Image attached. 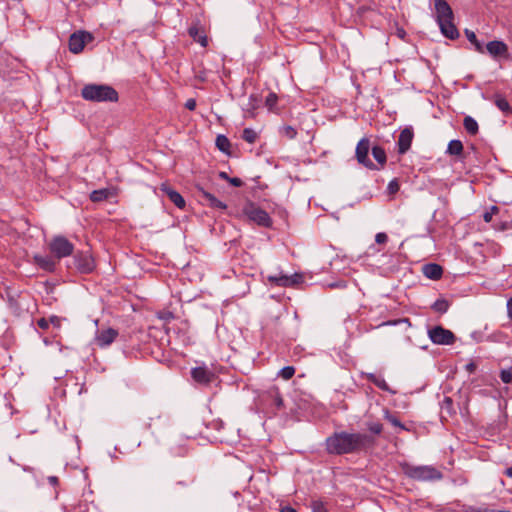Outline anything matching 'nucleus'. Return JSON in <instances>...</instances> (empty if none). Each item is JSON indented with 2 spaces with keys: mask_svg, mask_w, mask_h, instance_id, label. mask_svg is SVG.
I'll return each mask as SVG.
<instances>
[{
  "mask_svg": "<svg viewBox=\"0 0 512 512\" xmlns=\"http://www.w3.org/2000/svg\"><path fill=\"white\" fill-rule=\"evenodd\" d=\"M373 444V438L367 434L335 432L326 439V450L330 454L343 455L360 451Z\"/></svg>",
  "mask_w": 512,
  "mask_h": 512,
  "instance_id": "f257e3e1",
  "label": "nucleus"
},
{
  "mask_svg": "<svg viewBox=\"0 0 512 512\" xmlns=\"http://www.w3.org/2000/svg\"><path fill=\"white\" fill-rule=\"evenodd\" d=\"M83 99L92 102H116L117 91L106 84H87L81 90Z\"/></svg>",
  "mask_w": 512,
  "mask_h": 512,
  "instance_id": "f03ea898",
  "label": "nucleus"
},
{
  "mask_svg": "<svg viewBox=\"0 0 512 512\" xmlns=\"http://www.w3.org/2000/svg\"><path fill=\"white\" fill-rule=\"evenodd\" d=\"M402 470L407 477L417 481H437L443 478L442 472L431 465L404 464Z\"/></svg>",
  "mask_w": 512,
  "mask_h": 512,
  "instance_id": "7ed1b4c3",
  "label": "nucleus"
},
{
  "mask_svg": "<svg viewBox=\"0 0 512 512\" xmlns=\"http://www.w3.org/2000/svg\"><path fill=\"white\" fill-rule=\"evenodd\" d=\"M242 211L244 216L259 226L270 227L272 225V219L269 214L252 202H248Z\"/></svg>",
  "mask_w": 512,
  "mask_h": 512,
  "instance_id": "20e7f679",
  "label": "nucleus"
},
{
  "mask_svg": "<svg viewBox=\"0 0 512 512\" xmlns=\"http://www.w3.org/2000/svg\"><path fill=\"white\" fill-rule=\"evenodd\" d=\"M49 250L56 259H62L72 255L74 245L64 236L58 235L49 243Z\"/></svg>",
  "mask_w": 512,
  "mask_h": 512,
  "instance_id": "39448f33",
  "label": "nucleus"
},
{
  "mask_svg": "<svg viewBox=\"0 0 512 512\" xmlns=\"http://www.w3.org/2000/svg\"><path fill=\"white\" fill-rule=\"evenodd\" d=\"M369 150L370 140L364 137L357 143L355 150L356 159L359 164L370 170H379V167L368 158Z\"/></svg>",
  "mask_w": 512,
  "mask_h": 512,
  "instance_id": "423d86ee",
  "label": "nucleus"
},
{
  "mask_svg": "<svg viewBox=\"0 0 512 512\" xmlns=\"http://www.w3.org/2000/svg\"><path fill=\"white\" fill-rule=\"evenodd\" d=\"M428 336L430 340L437 345H451L455 341L453 332L442 326H435L429 329Z\"/></svg>",
  "mask_w": 512,
  "mask_h": 512,
  "instance_id": "0eeeda50",
  "label": "nucleus"
},
{
  "mask_svg": "<svg viewBox=\"0 0 512 512\" xmlns=\"http://www.w3.org/2000/svg\"><path fill=\"white\" fill-rule=\"evenodd\" d=\"M93 40V35L87 31H78L69 37V50L73 54H79L83 51L85 45Z\"/></svg>",
  "mask_w": 512,
  "mask_h": 512,
  "instance_id": "6e6552de",
  "label": "nucleus"
},
{
  "mask_svg": "<svg viewBox=\"0 0 512 512\" xmlns=\"http://www.w3.org/2000/svg\"><path fill=\"white\" fill-rule=\"evenodd\" d=\"M73 260H74V265H75L76 269L80 273H84V274L90 273L93 271V269L95 267L94 260L88 251L77 252L73 257Z\"/></svg>",
  "mask_w": 512,
  "mask_h": 512,
  "instance_id": "1a4fd4ad",
  "label": "nucleus"
},
{
  "mask_svg": "<svg viewBox=\"0 0 512 512\" xmlns=\"http://www.w3.org/2000/svg\"><path fill=\"white\" fill-rule=\"evenodd\" d=\"M303 280V276L301 274L295 273L293 275H285L283 273H279L278 275H270L268 276V281L281 287H293Z\"/></svg>",
  "mask_w": 512,
  "mask_h": 512,
  "instance_id": "9d476101",
  "label": "nucleus"
},
{
  "mask_svg": "<svg viewBox=\"0 0 512 512\" xmlns=\"http://www.w3.org/2000/svg\"><path fill=\"white\" fill-rule=\"evenodd\" d=\"M117 336H118V331L116 329L107 328V329H103V330H100L97 332L95 341L99 347L105 348V347L111 345L114 342V340L117 338Z\"/></svg>",
  "mask_w": 512,
  "mask_h": 512,
  "instance_id": "9b49d317",
  "label": "nucleus"
},
{
  "mask_svg": "<svg viewBox=\"0 0 512 512\" xmlns=\"http://www.w3.org/2000/svg\"><path fill=\"white\" fill-rule=\"evenodd\" d=\"M160 190L169 198V200L179 209H184L186 206L183 196L170 187L168 184L163 183Z\"/></svg>",
  "mask_w": 512,
  "mask_h": 512,
  "instance_id": "f8f14e48",
  "label": "nucleus"
},
{
  "mask_svg": "<svg viewBox=\"0 0 512 512\" xmlns=\"http://www.w3.org/2000/svg\"><path fill=\"white\" fill-rule=\"evenodd\" d=\"M435 11L437 22L454 19L453 11L445 0H435Z\"/></svg>",
  "mask_w": 512,
  "mask_h": 512,
  "instance_id": "ddd939ff",
  "label": "nucleus"
},
{
  "mask_svg": "<svg viewBox=\"0 0 512 512\" xmlns=\"http://www.w3.org/2000/svg\"><path fill=\"white\" fill-rule=\"evenodd\" d=\"M413 136V131L409 128H405L400 132L397 143L399 154H405L410 149Z\"/></svg>",
  "mask_w": 512,
  "mask_h": 512,
  "instance_id": "4468645a",
  "label": "nucleus"
},
{
  "mask_svg": "<svg viewBox=\"0 0 512 512\" xmlns=\"http://www.w3.org/2000/svg\"><path fill=\"white\" fill-rule=\"evenodd\" d=\"M487 52L492 57L507 56L508 46L503 41L493 40L486 45Z\"/></svg>",
  "mask_w": 512,
  "mask_h": 512,
  "instance_id": "2eb2a0df",
  "label": "nucleus"
},
{
  "mask_svg": "<svg viewBox=\"0 0 512 512\" xmlns=\"http://www.w3.org/2000/svg\"><path fill=\"white\" fill-rule=\"evenodd\" d=\"M192 378L201 384H208L210 383L213 378L214 374L208 370L206 367H195L191 371Z\"/></svg>",
  "mask_w": 512,
  "mask_h": 512,
  "instance_id": "dca6fc26",
  "label": "nucleus"
},
{
  "mask_svg": "<svg viewBox=\"0 0 512 512\" xmlns=\"http://www.w3.org/2000/svg\"><path fill=\"white\" fill-rule=\"evenodd\" d=\"M440 28L441 33L451 39L454 40L459 37V32L456 26L453 23V19H448L444 21L437 22Z\"/></svg>",
  "mask_w": 512,
  "mask_h": 512,
  "instance_id": "f3484780",
  "label": "nucleus"
},
{
  "mask_svg": "<svg viewBox=\"0 0 512 512\" xmlns=\"http://www.w3.org/2000/svg\"><path fill=\"white\" fill-rule=\"evenodd\" d=\"M425 277L431 280H438L442 277L443 268L436 263L425 264L422 268Z\"/></svg>",
  "mask_w": 512,
  "mask_h": 512,
  "instance_id": "a211bd4d",
  "label": "nucleus"
},
{
  "mask_svg": "<svg viewBox=\"0 0 512 512\" xmlns=\"http://www.w3.org/2000/svg\"><path fill=\"white\" fill-rule=\"evenodd\" d=\"M34 262L47 272H53L56 268V261L51 256L35 255Z\"/></svg>",
  "mask_w": 512,
  "mask_h": 512,
  "instance_id": "6ab92c4d",
  "label": "nucleus"
},
{
  "mask_svg": "<svg viewBox=\"0 0 512 512\" xmlns=\"http://www.w3.org/2000/svg\"><path fill=\"white\" fill-rule=\"evenodd\" d=\"M365 378L373 383L375 386H377L379 389H381L382 391H385V392H389L391 394H395L396 391L392 390L389 385L387 384V382L385 381V379L380 376V375H376L374 373H366L365 374Z\"/></svg>",
  "mask_w": 512,
  "mask_h": 512,
  "instance_id": "aec40b11",
  "label": "nucleus"
},
{
  "mask_svg": "<svg viewBox=\"0 0 512 512\" xmlns=\"http://www.w3.org/2000/svg\"><path fill=\"white\" fill-rule=\"evenodd\" d=\"M199 192L202 195V198L207 202V204L215 209L225 210L227 205L221 200L217 199L213 194L205 191L203 188H198Z\"/></svg>",
  "mask_w": 512,
  "mask_h": 512,
  "instance_id": "412c9836",
  "label": "nucleus"
},
{
  "mask_svg": "<svg viewBox=\"0 0 512 512\" xmlns=\"http://www.w3.org/2000/svg\"><path fill=\"white\" fill-rule=\"evenodd\" d=\"M1 297L8 302L11 309L14 311L19 309L17 301L18 293L16 291H12L10 288H6L4 293H1Z\"/></svg>",
  "mask_w": 512,
  "mask_h": 512,
  "instance_id": "4be33fe9",
  "label": "nucleus"
},
{
  "mask_svg": "<svg viewBox=\"0 0 512 512\" xmlns=\"http://www.w3.org/2000/svg\"><path fill=\"white\" fill-rule=\"evenodd\" d=\"M463 126L466 130V132L470 135H476L478 133V130H479V126H478V123L477 121L471 117V116H466L463 120Z\"/></svg>",
  "mask_w": 512,
  "mask_h": 512,
  "instance_id": "5701e85b",
  "label": "nucleus"
},
{
  "mask_svg": "<svg viewBox=\"0 0 512 512\" xmlns=\"http://www.w3.org/2000/svg\"><path fill=\"white\" fill-rule=\"evenodd\" d=\"M372 155L380 167H383L386 164V152L381 146L372 147Z\"/></svg>",
  "mask_w": 512,
  "mask_h": 512,
  "instance_id": "b1692460",
  "label": "nucleus"
},
{
  "mask_svg": "<svg viewBox=\"0 0 512 512\" xmlns=\"http://www.w3.org/2000/svg\"><path fill=\"white\" fill-rule=\"evenodd\" d=\"M465 35H466L468 41L474 46V48H475V50L477 52H479V53H483L484 52L483 43H481L477 39L476 34L473 31L466 29L465 30Z\"/></svg>",
  "mask_w": 512,
  "mask_h": 512,
  "instance_id": "393cba45",
  "label": "nucleus"
},
{
  "mask_svg": "<svg viewBox=\"0 0 512 512\" xmlns=\"http://www.w3.org/2000/svg\"><path fill=\"white\" fill-rule=\"evenodd\" d=\"M450 155L459 156L463 152V144L460 140H451L448 144L447 151Z\"/></svg>",
  "mask_w": 512,
  "mask_h": 512,
  "instance_id": "a878e982",
  "label": "nucleus"
},
{
  "mask_svg": "<svg viewBox=\"0 0 512 512\" xmlns=\"http://www.w3.org/2000/svg\"><path fill=\"white\" fill-rule=\"evenodd\" d=\"M494 103L496 107L503 113L508 114L511 112L510 104L503 96L499 94L495 95Z\"/></svg>",
  "mask_w": 512,
  "mask_h": 512,
  "instance_id": "bb28decb",
  "label": "nucleus"
},
{
  "mask_svg": "<svg viewBox=\"0 0 512 512\" xmlns=\"http://www.w3.org/2000/svg\"><path fill=\"white\" fill-rule=\"evenodd\" d=\"M449 307H450L449 301L444 298L437 299L432 305V309L435 312H438L441 314L446 313L448 311Z\"/></svg>",
  "mask_w": 512,
  "mask_h": 512,
  "instance_id": "cd10ccee",
  "label": "nucleus"
},
{
  "mask_svg": "<svg viewBox=\"0 0 512 512\" xmlns=\"http://www.w3.org/2000/svg\"><path fill=\"white\" fill-rule=\"evenodd\" d=\"M268 396L275 406L279 409L283 406V399L278 388H272L268 391Z\"/></svg>",
  "mask_w": 512,
  "mask_h": 512,
  "instance_id": "c85d7f7f",
  "label": "nucleus"
},
{
  "mask_svg": "<svg viewBox=\"0 0 512 512\" xmlns=\"http://www.w3.org/2000/svg\"><path fill=\"white\" fill-rule=\"evenodd\" d=\"M230 141L229 139L224 136V135H218L217 138H216V147L224 152V153H228L229 149H230Z\"/></svg>",
  "mask_w": 512,
  "mask_h": 512,
  "instance_id": "c756f323",
  "label": "nucleus"
},
{
  "mask_svg": "<svg viewBox=\"0 0 512 512\" xmlns=\"http://www.w3.org/2000/svg\"><path fill=\"white\" fill-rule=\"evenodd\" d=\"M189 35L197 42L201 44V46L206 47L208 44L207 37L199 34V30L196 27L189 28Z\"/></svg>",
  "mask_w": 512,
  "mask_h": 512,
  "instance_id": "7c9ffc66",
  "label": "nucleus"
},
{
  "mask_svg": "<svg viewBox=\"0 0 512 512\" xmlns=\"http://www.w3.org/2000/svg\"><path fill=\"white\" fill-rule=\"evenodd\" d=\"M258 135L252 128H245L242 133V139L250 144L254 143Z\"/></svg>",
  "mask_w": 512,
  "mask_h": 512,
  "instance_id": "2f4dec72",
  "label": "nucleus"
},
{
  "mask_svg": "<svg viewBox=\"0 0 512 512\" xmlns=\"http://www.w3.org/2000/svg\"><path fill=\"white\" fill-rule=\"evenodd\" d=\"M312 512H329L322 500H312L310 504Z\"/></svg>",
  "mask_w": 512,
  "mask_h": 512,
  "instance_id": "473e14b6",
  "label": "nucleus"
},
{
  "mask_svg": "<svg viewBox=\"0 0 512 512\" xmlns=\"http://www.w3.org/2000/svg\"><path fill=\"white\" fill-rule=\"evenodd\" d=\"M280 133L282 136L288 139H294L297 136V131L294 127L290 125H285L280 129Z\"/></svg>",
  "mask_w": 512,
  "mask_h": 512,
  "instance_id": "72a5a7b5",
  "label": "nucleus"
},
{
  "mask_svg": "<svg viewBox=\"0 0 512 512\" xmlns=\"http://www.w3.org/2000/svg\"><path fill=\"white\" fill-rule=\"evenodd\" d=\"M295 374V368L293 366H285L279 372L278 376L283 378L284 380L291 379Z\"/></svg>",
  "mask_w": 512,
  "mask_h": 512,
  "instance_id": "f704fd0d",
  "label": "nucleus"
},
{
  "mask_svg": "<svg viewBox=\"0 0 512 512\" xmlns=\"http://www.w3.org/2000/svg\"><path fill=\"white\" fill-rule=\"evenodd\" d=\"M187 448L184 445H174L170 448V452L175 457H183L187 454Z\"/></svg>",
  "mask_w": 512,
  "mask_h": 512,
  "instance_id": "c9c22d12",
  "label": "nucleus"
},
{
  "mask_svg": "<svg viewBox=\"0 0 512 512\" xmlns=\"http://www.w3.org/2000/svg\"><path fill=\"white\" fill-rule=\"evenodd\" d=\"M399 189H400V184H399L398 180L395 178L388 183L387 194L389 196H394L399 191Z\"/></svg>",
  "mask_w": 512,
  "mask_h": 512,
  "instance_id": "e433bc0d",
  "label": "nucleus"
},
{
  "mask_svg": "<svg viewBox=\"0 0 512 512\" xmlns=\"http://www.w3.org/2000/svg\"><path fill=\"white\" fill-rule=\"evenodd\" d=\"M107 191L106 190H95L91 193L90 199L93 202H100L107 198Z\"/></svg>",
  "mask_w": 512,
  "mask_h": 512,
  "instance_id": "4c0bfd02",
  "label": "nucleus"
},
{
  "mask_svg": "<svg viewBox=\"0 0 512 512\" xmlns=\"http://www.w3.org/2000/svg\"><path fill=\"white\" fill-rule=\"evenodd\" d=\"M277 100L278 96L275 93L271 92L266 97L265 104L270 110H272L275 107Z\"/></svg>",
  "mask_w": 512,
  "mask_h": 512,
  "instance_id": "58836bf2",
  "label": "nucleus"
},
{
  "mask_svg": "<svg viewBox=\"0 0 512 512\" xmlns=\"http://www.w3.org/2000/svg\"><path fill=\"white\" fill-rule=\"evenodd\" d=\"M499 212V208L497 206H491L489 211H486L483 214V220L486 223H489L492 221L493 215L497 214Z\"/></svg>",
  "mask_w": 512,
  "mask_h": 512,
  "instance_id": "ea45409f",
  "label": "nucleus"
},
{
  "mask_svg": "<svg viewBox=\"0 0 512 512\" xmlns=\"http://www.w3.org/2000/svg\"><path fill=\"white\" fill-rule=\"evenodd\" d=\"M500 379L503 383L509 384L512 382V371L511 370H501Z\"/></svg>",
  "mask_w": 512,
  "mask_h": 512,
  "instance_id": "a19ab883",
  "label": "nucleus"
},
{
  "mask_svg": "<svg viewBox=\"0 0 512 512\" xmlns=\"http://www.w3.org/2000/svg\"><path fill=\"white\" fill-rule=\"evenodd\" d=\"M368 429H369L370 432L378 435V434H380L382 432L383 426L379 422H372V423L368 424Z\"/></svg>",
  "mask_w": 512,
  "mask_h": 512,
  "instance_id": "79ce46f5",
  "label": "nucleus"
},
{
  "mask_svg": "<svg viewBox=\"0 0 512 512\" xmlns=\"http://www.w3.org/2000/svg\"><path fill=\"white\" fill-rule=\"evenodd\" d=\"M386 419H387V420H388V421H389L393 426H395V427H399V428H401V429H404V425L400 422V420H399L397 417H395V416H393V415L389 414L388 412H386Z\"/></svg>",
  "mask_w": 512,
  "mask_h": 512,
  "instance_id": "37998d69",
  "label": "nucleus"
},
{
  "mask_svg": "<svg viewBox=\"0 0 512 512\" xmlns=\"http://www.w3.org/2000/svg\"><path fill=\"white\" fill-rule=\"evenodd\" d=\"M49 325H53L56 328H60L62 319L56 315H52L48 318Z\"/></svg>",
  "mask_w": 512,
  "mask_h": 512,
  "instance_id": "c03bdc74",
  "label": "nucleus"
},
{
  "mask_svg": "<svg viewBox=\"0 0 512 512\" xmlns=\"http://www.w3.org/2000/svg\"><path fill=\"white\" fill-rule=\"evenodd\" d=\"M387 240H388V236L384 232H379L375 236V242L378 244H384L387 242Z\"/></svg>",
  "mask_w": 512,
  "mask_h": 512,
  "instance_id": "a18cd8bd",
  "label": "nucleus"
},
{
  "mask_svg": "<svg viewBox=\"0 0 512 512\" xmlns=\"http://www.w3.org/2000/svg\"><path fill=\"white\" fill-rule=\"evenodd\" d=\"M511 228H512V221L511 222H507V221L500 222L496 227V229L500 230V231H505V230H508Z\"/></svg>",
  "mask_w": 512,
  "mask_h": 512,
  "instance_id": "49530a36",
  "label": "nucleus"
},
{
  "mask_svg": "<svg viewBox=\"0 0 512 512\" xmlns=\"http://www.w3.org/2000/svg\"><path fill=\"white\" fill-rule=\"evenodd\" d=\"M37 325L39 328H41L42 330H47L49 328V322H48V319L47 318H40L38 321H37Z\"/></svg>",
  "mask_w": 512,
  "mask_h": 512,
  "instance_id": "de8ad7c7",
  "label": "nucleus"
},
{
  "mask_svg": "<svg viewBox=\"0 0 512 512\" xmlns=\"http://www.w3.org/2000/svg\"><path fill=\"white\" fill-rule=\"evenodd\" d=\"M228 182L234 187H241L243 185V181L238 177H230Z\"/></svg>",
  "mask_w": 512,
  "mask_h": 512,
  "instance_id": "09e8293b",
  "label": "nucleus"
},
{
  "mask_svg": "<svg viewBox=\"0 0 512 512\" xmlns=\"http://www.w3.org/2000/svg\"><path fill=\"white\" fill-rule=\"evenodd\" d=\"M477 369V365L475 362L471 361L469 362L468 364L465 365V370L468 372V373H474Z\"/></svg>",
  "mask_w": 512,
  "mask_h": 512,
  "instance_id": "8fccbe9b",
  "label": "nucleus"
},
{
  "mask_svg": "<svg viewBox=\"0 0 512 512\" xmlns=\"http://www.w3.org/2000/svg\"><path fill=\"white\" fill-rule=\"evenodd\" d=\"M185 107L188 109V110H194L196 108V101L195 99L193 98H190L186 101L185 103Z\"/></svg>",
  "mask_w": 512,
  "mask_h": 512,
  "instance_id": "3c124183",
  "label": "nucleus"
},
{
  "mask_svg": "<svg viewBox=\"0 0 512 512\" xmlns=\"http://www.w3.org/2000/svg\"><path fill=\"white\" fill-rule=\"evenodd\" d=\"M280 512H297V511H296V509H294L291 506H285V507L281 508Z\"/></svg>",
  "mask_w": 512,
  "mask_h": 512,
  "instance_id": "603ef678",
  "label": "nucleus"
},
{
  "mask_svg": "<svg viewBox=\"0 0 512 512\" xmlns=\"http://www.w3.org/2000/svg\"><path fill=\"white\" fill-rule=\"evenodd\" d=\"M508 315L512 318V298L507 302Z\"/></svg>",
  "mask_w": 512,
  "mask_h": 512,
  "instance_id": "864d4df0",
  "label": "nucleus"
},
{
  "mask_svg": "<svg viewBox=\"0 0 512 512\" xmlns=\"http://www.w3.org/2000/svg\"><path fill=\"white\" fill-rule=\"evenodd\" d=\"M218 176H219V178H221V179H223V180H226V181H228V180H229V178H230V177L228 176V174H227L226 172H224V171H220V172H219V174H218Z\"/></svg>",
  "mask_w": 512,
  "mask_h": 512,
  "instance_id": "5fc2aeb1",
  "label": "nucleus"
},
{
  "mask_svg": "<svg viewBox=\"0 0 512 512\" xmlns=\"http://www.w3.org/2000/svg\"><path fill=\"white\" fill-rule=\"evenodd\" d=\"M48 481H49L50 484L56 485L58 483V478L56 476H50L48 478Z\"/></svg>",
  "mask_w": 512,
  "mask_h": 512,
  "instance_id": "6e6d98bb",
  "label": "nucleus"
},
{
  "mask_svg": "<svg viewBox=\"0 0 512 512\" xmlns=\"http://www.w3.org/2000/svg\"><path fill=\"white\" fill-rule=\"evenodd\" d=\"M330 286L331 287H346V284L344 282H338V283H332Z\"/></svg>",
  "mask_w": 512,
  "mask_h": 512,
  "instance_id": "4d7b16f0",
  "label": "nucleus"
},
{
  "mask_svg": "<svg viewBox=\"0 0 512 512\" xmlns=\"http://www.w3.org/2000/svg\"><path fill=\"white\" fill-rule=\"evenodd\" d=\"M176 485L177 486H181V487H187L188 483L186 481H184V480H180V481L176 482Z\"/></svg>",
  "mask_w": 512,
  "mask_h": 512,
  "instance_id": "13d9d810",
  "label": "nucleus"
},
{
  "mask_svg": "<svg viewBox=\"0 0 512 512\" xmlns=\"http://www.w3.org/2000/svg\"><path fill=\"white\" fill-rule=\"evenodd\" d=\"M505 474L508 477L512 478V466L506 469Z\"/></svg>",
  "mask_w": 512,
  "mask_h": 512,
  "instance_id": "bf43d9fd",
  "label": "nucleus"
},
{
  "mask_svg": "<svg viewBox=\"0 0 512 512\" xmlns=\"http://www.w3.org/2000/svg\"><path fill=\"white\" fill-rule=\"evenodd\" d=\"M403 34H405V31L399 32L400 37H403Z\"/></svg>",
  "mask_w": 512,
  "mask_h": 512,
  "instance_id": "052dcab7",
  "label": "nucleus"
},
{
  "mask_svg": "<svg viewBox=\"0 0 512 512\" xmlns=\"http://www.w3.org/2000/svg\"><path fill=\"white\" fill-rule=\"evenodd\" d=\"M403 34H405V31L399 32L400 37H403Z\"/></svg>",
  "mask_w": 512,
  "mask_h": 512,
  "instance_id": "680f3d73",
  "label": "nucleus"
},
{
  "mask_svg": "<svg viewBox=\"0 0 512 512\" xmlns=\"http://www.w3.org/2000/svg\"><path fill=\"white\" fill-rule=\"evenodd\" d=\"M403 34H405V31L399 32L400 37H403Z\"/></svg>",
  "mask_w": 512,
  "mask_h": 512,
  "instance_id": "e2e57ef3",
  "label": "nucleus"
}]
</instances>
